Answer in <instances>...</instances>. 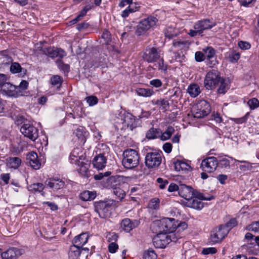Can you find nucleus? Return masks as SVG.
<instances>
[{
  "instance_id": "26",
  "label": "nucleus",
  "mask_w": 259,
  "mask_h": 259,
  "mask_svg": "<svg viewBox=\"0 0 259 259\" xmlns=\"http://www.w3.org/2000/svg\"><path fill=\"white\" fill-rule=\"evenodd\" d=\"M187 93L192 98H195L200 94L201 90L198 84H190L188 87Z\"/></svg>"
},
{
  "instance_id": "52",
  "label": "nucleus",
  "mask_w": 259,
  "mask_h": 259,
  "mask_svg": "<svg viewBox=\"0 0 259 259\" xmlns=\"http://www.w3.org/2000/svg\"><path fill=\"white\" fill-rule=\"evenodd\" d=\"M113 193L117 196L120 200H122L124 198L125 195V192L119 188H115L113 190Z\"/></svg>"
},
{
  "instance_id": "37",
  "label": "nucleus",
  "mask_w": 259,
  "mask_h": 259,
  "mask_svg": "<svg viewBox=\"0 0 259 259\" xmlns=\"http://www.w3.org/2000/svg\"><path fill=\"white\" fill-rule=\"evenodd\" d=\"M174 132L175 129L173 127L168 126L164 133H161L159 138L162 141H166L171 137Z\"/></svg>"
},
{
  "instance_id": "62",
  "label": "nucleus",
  "mask_w": 259,
  "mask_h": 259,
  "mask_svg": "<svg viewBox=\"0 0 259 259\" xmlns=\"http://www.w3.org/2000/svg\"><path fill=\"white\" fill-rule=\"evenodd\" d=\"M118 248V245L115 242H111L108 245V250L111 253H115Z\"/></svg>"
},
{
  "instance_id": "20",
  "label": "nucleus",
  "mask_w": 259,
  "mask_h": 259,
  "mask_svg": "<svg viewBox=\"0 0 259 259\" xmlns=\"http://www.w3.org/2000/svg\"><path fill=\"white\" fill-rule=\"evenodd\" d=\"M45 184L47 186L54 190L60 189L63 188L65 185L63 181L57 178L49 179L46 181Z\"/></svg>"
},
{
  "instance_id": "36",
  "label": "nucleus",
  "mask_w": 259,
  "mask_h": 259,
  "mask_svg": "<svg viewBox=\"0 0 259 259\" xmlns=\"http://www.w3.org/2000/svg\"><path fill=\"white\" fill-rule=\"evenodd\" d=\"M85 132L82 127L77 128L74 132V134L77 137L80 142L84 143L85 141Z\"/></svg>"
},
{
  "instance_id": "28",
  "label": "nucleus",
  "mask_w": 259,
  "mask_h": 259,
  "mask_svg": "<svg viewBox=\"0 0 259 259\" xmlns=\"http://www.w3.org/2000/svg\"><path fill=\"white\" fill-rule=\"evenodd\" d=\"M161 131L160 128H150L146 133V137L149 140L157 139L160 137Z\"/></svg>"
},
{
  "instance_id": "25",
  "label": "nucleus",
  "mask_w": 259,
  "mask_h": 259,
  "mask_svg": "<svg viewBox=\"0 0 259 259\" xmlns=\"http://www.w3.org/2000/svg\"><path fill=\"white\" fill-rule=\"evenodd\" d=\"M77 165V170L80 175L84 177H88L89 169L90 164L84 161H78L76 164Z\"/></svg>"
},
{
  "instance_id": "40",
  "label": "nucleus",
  "mask_w": 259,
  "mask_h": 259,
  "mask_svg": "<svg viewBox=\"0 0 259 259\" xmlns=\"http://www.w3.org/2000/svg\"><path fill=\"white\" fill-rule=\"evenodd\" d=\"M155 65L158 67L159 70L163 72L164 73L167 72V65L164 63V60L162 58H160Z\"/></svg>"
},
{
  "instance_id": "27",
  "label": "nucleus",
  "mask_w": 259,
  "mask_h": 259,
  "mask_svg": "<svg viewBox=\"0 0 259 259\" xmlns=\"http://www.w3.org/2000/svg\"><path fill=\"white\" fill-rule=\"evenodd\" d=\"M96 197V192L88 190L82 192L79 195L80 199L84 201H92L94 200Z\"/></svg>"
},
{
  "instance_id": "15",
  "label": "nucleus",
  "mask_w": 259,
  "mask_h": 259,
  "mask_svg": "<svg viewBox=\"0 0 259 259\" xmlns=\"http://www.w3.org/2000/svg\"><path fill=\"white\" fill-rule=\"evenodd\" d=\"M18 91L16 86L13 85L9 82H7L3 87L1 93L2 94L6 95L9 97H18L21 96L20 92H19Z\"/></svg>"
},
{
  "instance_id": "4",
  "label": "nucleus",
  "mask_w": 259,
  "mask_h": 259,
  "mask_svg": "<svg viewBox=\"0 0 259 259\" xmlns=\"http://www.w3.org/2000/svg\"><path fill=\"white\" fill-rule=\"evenodd\" d=\"M221 77L219 72L214 69L207 73L204 80V86L207 90H213L221 81Z\"/></svg>"
},
{
  "instance_id": "14",
  "label": "nucleus",
  "mask_w": 259,
  "mask_h": 259,
  "mask_svg": "<svg viewBox=\"0 0 259 259\" xmlns=\"http://www.w3.org/2000/svg\"><path fill=\"white\" fill-rule=\"evenodd\" d=\"M162 221L163 232L167 234L175 231L179 226V221L172 218H164Z\"/></svg>"
},
{
  "instance_id": "23",
  "label": "nucleus",
  "mask_w": 259,
  "mask_h": 259,
  "mask_svg": "<svg viewBox=\"0 0 259 259\" xmlns=\"http://www.w3.org/2000/svg\"><path fill=\"white\" fill-rule=\"evenodd\" d=\"M89 237V236L87 233H82L74 238L73 243L76 246L81 248L88 242Z\"/></svg>"
},
{
  "instance_id": "35",
  "label": "nucleus",
  "mask_w": 259,
  "mask_h": 259,
  "mask_svg": "<svg viewBox=\"0 0 259 259\" xmlns=\"http://www.w3.org/2000/svg\"><path fill=\"white\" fill-rule=\"evenodd\" d=\"M175 167L177 171H185L188 170L190 168V166L184 161L177 160L175 163Z\"/></svg>"
},
{
  "instance_id": "60",
  "label": "nucleus",
  "mask_w": 259,
  "mask_h": 259,
  "mask_svg": "<svg viewBox=\"0 0 259 259\" xmlns=\"http://www.w3.org/2000/svg\"><path fill=\"white\" fill-rule=\"evenodd\" d=\"M217 251V249L215 247H208L204 248L202 251V253L204 255L208 254H214Z\"/></svg>"
},
{
  "instance_id": "9",
  "label": "nucleus",
  "mask_w": 259,
  "mask_h": 259,
  "mask_svg": "<svg viewBox=\"0 0 259 259\" xmlns=\"http://www.w3.org/2000/svg\"><path fill=\"white\" fill-rule=\"evenodd\" d=\"M20 132L32 141H35L38 137V130L29 123L24 124L20 128Z\"/></svg>"
},
{
  "instance_id": "58",
  "label": "nucleus",
  "mask_w": 259,
  "mask_h": 259,
  "mask_svg": "<svg viewBox=\"0 0 259 259\" xmlns=\"http://www.w3.org/2000/svg\"><path fill=\"white\" fill-rule=\"evenodd\" d=\"M51 82L54 85L61 84V80L60 76L59 75H54L51 78Z\"/></svg>"
},
{
  "instance_id": "12",
  "label": "nucleus",
  "mask_w": 259,
  "mask_h": 259,
  "mask_svg": "<svg viewBox=\"0 0 259 259\" xmlns=\"http://www.w3.org/2000/svg\"><path fill=\"white\" fill-rule=\"evenodd\" d=\"M40 51L42 54L52 58L59 57L62 59L66 55V52L63 49L54 47L42 48Z\"/></svg>"
},
{
  "instance_id": "22",
  "label": "nucleus",
  "mask_w": 259,
  "mask_h": 259,
  "mask_svg": "<svg viewBox=\"0 0 259 259\" xmlns=\"http://www.w3.org/2000/svg\"><path fill=\"white\" fill-rule=\"evenodd\" d=\"M27 160L33 169H38L40 168L41 163L38 159V156L36 152L33 151L30 152L27 156Z\"/></svg>"
},
{
  "instance_id": "10",
  "label": "nucleus",
  "mask_w": 259,
  "mask_h": 259,
  "mask_svg": "<svg viewBox=\"0 0 259 259\" xmlns=\"http://www.w3.org/2000/svg\"><path fill=\"white\" fill-rule=\"evenodd\" d=\"M170 236L166 233L157 234L153 238V245L156 248H165L170 242Z\"/></svg>"
},
{
  "instance_id": "17",
  "label": "nucleus",
  "mask_w": 259,
  "mask_h": 259,
  "mask_svg": "<svg viewBox=\"0 0 259 259\" xmlns=\"http://www.w3.org/2000/svg\"><path fill=\"white\" fill-rule=\"evenodd\" d=\"M199 111L197 112L194 116L196 118H202L210 112V104L205 101H202L199 103Z\"/></svg>"
},
{
  "instance_id": "31",
  "label": "nucleus",
  "mask_w": 259,
  "mask_h": 259,
  "mask_svg": "<svg viewBox=\"0 0 259 259\" xmlns=\"http://www.w3.org/2000/svg\"><path fill=\"white\" fill-rule=\"evenodd\" d=\"M10 71L12 73H20L21 75H24L26 73V69L21 67L20 64L17 62H14L11 64Z\"/></svg>"
},
{
  "instance_id": "7",
  "label": "nucleus",
  "mask_w": 259,
  "mask_h": 259,
  "mask_svg": "<svg viewBox=\"0 0 259 259\" xmlns=\"http://www.w3.org/2000/svg\"><path fill=\"white\" fill-rule=\"evenodd\" d=\"M162 161L161 152H148L145 156V165L148 168L157 167Z\"/></svg>"
},
{
  "instance_id": "49",
  "label": "nucleus",
  "mask_w": 259,
  "mask_h": 259,
  "mask_svg": "<svg viewBox=\"0 0 259 259\" xmlns=\"http://www.w3.org/2000/svg\"><path fill=\"white\" fill-rule=\"evenodd\" d=\"M159 199L157 198L152 199L148 204L149 208L152 209H156L159 207Z\"/></svg>"
},
{
  "instance_id": "55",
  "label": "nucleus",
  "mask_w": 259,
  "mask_h": 259,
  "mask_svg": "<svg viewBox=\"0 0 259 259\" xmlns=\"http://www.w3.org/2000/svg\"><path fill=\"white\" fill-rule=\"evenodd\" d=\"M102 37L105 41L106 44H108L111 41V34L110 32L107 30H104L103 32Z\"/></svg>"
},
{
  "instance_id": "30",
  "label": "nucleus",
  "mask_w": 259,
  "mask_h": 259,
  "mask_svg": "<svg viewBox=\"0 0 259 259\" xmlns=\"http://www.w3.org/2000/svg\"><path fill=\"white\" fill-rule=\"evenodd\" d=\"M150 228L152 232L156 234L163 232L162 221L161 220H156L151 225Z\"/></svg>"
},
{
  "instance_id": "45",
  "label": "nucleus",
  "mask_w": 259,
  "mask_h": 259,
  "mask_svg": "<svg viewBox=\"0 0 259 259\" xmlns=\"http://www.w3.org/2000/svg\"><path fill=\"white\" fill-rule=\"evenodd\" d=\"M157 254L153 250L146 251L143 255L144 259H157Z\"/></svg>"
},
{
  "instance_id": "50",
  "label": "nucleus",
  "mask_w": 259,
  "mask_h": 259,
  "mask_svg": "<svg viewBox=\"0 0 259 259\" xmlns=\"http://www.w3.org/2000/svg\"><path fill=\"white\" fill-rule=\"evenodd\" d=\"M238 46L242 50H247L250 49L251 45L250 44L246 41H239L238 42Z\"/></svg>"
},
{
  "instance_id": "19",
  "label": "nucleus",
  "mask_w": 259,
  "mask_h": 259,
  "mask_svg": "<svg viewBox=\"0 0 259 259\" xmlns=\"http://www.w3.org/2000/svg\"><path fill=\"white\" fill-rule=\"evenodd\" d=\"M180 196L185 199L187 201L195 195L192 188L186 185H182L179 189Z\"/></svg>"
},
{
  "instance_id": "42",
  "label": "nucleus",
  "mask_w": 259,
  "mask_h": 259,
  "mask_svg": "<svg viewBox=\"0 0 259 259\" xmlns=\"http://www.w3.org/2000/svg\"><path fill=\"white\" fill-rule=\"evenodd\" d=\"M30 190L34 192H41L44 189V186L42 183H37L31 184L29 186Z\"/></svg>"
},
{
  "instance_id": "5",
  "label": "nucleus",
  "mask_w": 259,
  "mask_h": 259,
  "mask_svg": "<svg viewBox=\"0 0 259 259\" xmlns=\"http://www.w3.org/2000/svg\"><path fill=\"white\" fill-rule=\"evenodd\" d=\"M157 21L158 20L156 17L151 16L141 20L137 26L136 34L138 36L144 34L151 28H153Z\"/></svg>"
},
{
  "instance_id": "34",
  "label": "nucleus",
  "mask_w": 259,
  "mask_h": 259,
  "mask_svg": "<svg viewBox=\"0 0 259 259\" xmlns=\"http://www.w3.org/2000/svg\"><path fill=\"white\" fill-rule=\"evenodd\" d=\"M123 124L130 130H133L136 127L135 119L131 116H127L124 118Z\"/></svg>"
},
{
  "instance_id": "44",
  "label": "nucleus",
  "mask_w": 259,
  "mask_h": 259,
  "mask_svg": "<svg viewBox=\"0 0 259 259\" xmlns=\"http://www.w3.org/2000/svg\"><path fill=\"white\" fill-rule=\"evenodd\" d=\"M204 52V55L206 59L215 57V50L211 47H207L203 50Z\"/></svg>"
},
{
  "instance_id": "24",
  "label": "nucleus",
  "mask_w": 259,
  "mask_h": 259,
  "mask_svg": "<svg viewBox=\"0 0 259 259\" xmlns=\"http://www.w3.org/2000/svg\"><path fill=\"white\" fill-rule=\"evenodd\" d=\"M81 153L79 148H77L74 149L69 156L70 163L76 164L78 161H80V160L82 159V157H83L82 155H80Z\"/></svg>"
},
{
  "instance_id": "38",
  "label": "nucleus",
  "mask_w": 259,
  "mask_h": 259,
  "mask_svg": "<svg viewBox=\"0 0 259 259\" xmlns=\"http://www.w3.org/2000/svg\"><path fill=\"white\" fill-rule=\"evenodd\" d=\"M56 64L59 69L63 71L65 75H67L70 71V66L68 64L64 63L62 60H57L56 61Z\"/></svg>"
},
{
  "instance_id": "16",
  "label": "nucleus",
  "mask_w": 259,
  "mask_h": 259,
  "mask_svg": "<svg viewBox=\"0 0 259 259\" xmlns=\"http://www.w3.org/2000/svg\"><path fill=\"white\" fill-rule=\"evenodd\" d=\"M22 254V250L12 247L1 253L2 259H18Z\"/></svg>"
},
{
  "instance_id": "48",
  "label": "nucleus",
  "mask_w": 259,
  "mask_h": 259,
  "mask_svg": "<svg viewBox=\"0 0 259 259\" xmlns=\"http://www.w3.org/2000/svg\"><path fill=\"white\" fill-rule=\"evenodd\" d=\"M28 82L26 80H22L19 85L16 86L17 90L21 93V96L23 95V91L27 89Z\"/></svg>"
},
{
  "instance_id": "8",
  "label": "nucleus",
  "mask_w": 259,
  "mask_h": 259,
  "mask_svg": "<svg viewBox=\"0 0 259 259\" xmlns=\"http://www.w3.org/2000/svg\"><path fill=\"white\" fill-rule=\"evenodd\" d=\"M142 58L143 60L148 63H154L157 62L160 58V51L155 48H147L143 52Z\"/></svg>"
},
{
  "instance_id": "59",
  "label": "nucleus",
  "mask_w": 259,
  "mask_h": 259,
  "mask_svg": "<svg viewBox=\"0 0 259 259\" xmlns=\"http://www.w3.org/2000/svg\"><path fill=\"white\" fill-rule=\"evenodd\" d=\"M172 44L175 47L183 48L185 47L187 44V42L181 40H174L173 41Z\"/></svg>"
},
{
  "instance_id": "39",
  "label": "nucleus",
  "mask_w": 259,
  "mask_h": 259,
  "mask_svg": "<svg viewBox=\"0 0 259 259\" xmlns=\"http://www.w3.org/2000/svg\"><path fill=\"white\" fill-rule=\"evenodd\" d=\"M235 161L238 162L243 163V164L239 165V169L242 171H245L250 170L251 169L252 167V163L248 161L244 160H238L236 159H235Z\"/></svg>"
},
{
  "instance_id": "33",
  "label": "nucleus",
  "mask_w": 259,
  "mask_h": 259,
  "mask_svg": "<svg viewBox=\"0 0 259 259\" xmlns=\"http://www.w3.org/2000/svg\"><path fill=\"white\" fill-rule=\"evenodd\" d=\"M136 93L138 96L144 97H149L154 94L152 90L144 88H138L136 90Z\"/></svg>"
},
{
  "instance_id": "63",
  "label": "nucleus",
  "mask_w": 259,
  "mask_h": 259,
  "mask_svg": "<svg viewBox=\"0 0 259 259\" xmlns=\"http://www.w3.org/2000/svg\"><path fill=\"white\" fill-rule=\"evenodd\" d=\"M195 60L197 62H201L205 60L204 54L200 51L196 52L195 54Z\"/></svg>"
},
{
  "instance_id": "18",
  "label": "nucleus",
  "mask_w": 259,
  "mask_h": 259,
  "mask_svg": "<svg viewBox=\"0 0 259 259\" xmlns=\"http://www.w3.org/2000/svg\"><path fill=\"white\" fill-rule=\"evenodd\" d=\"M92 163L94 167L97 169H103L106 166L107 158L103 154H99L94 158Z\"/></svg>"
},
{
  "instance_id": "51",
  "label": "nucleus",
  "mask_w": 259,
  "mask_h": 259,
  "mask_svg": "<svg viewBox=\"0 0 259 259\" xmlns=\"http://www.w3.org/2000/svg\"><path fill=\"white\" fill-rule=\"evenodd\" d=\"M237 225V221L235 219H231L225 225H223L224 227H226L228 229V232L233 227Z\"/></svg>"
},
{
  "instance_id": "29",
  "label": "nucleus",
  "mask_w": 259,
  "mask_h": 259,
  "mask_svg": "<svg viewBox=\"0 0 259 259\" xmlns=\"http://www.w3.org/2000/svg\"><path fill=\"white\" fill-rule=\"evenodd\" d=\"M80 248L73 244L69 248L68 257L70 259H77L80 255Z\"/></svg>"
},
{
  "instance_id": "57",
  "label": "nucleus",
  "mask_w": 259,
  "mask_h": 259,
  "mask_svg": "<svg viewBox=\"0 0 259 259\" xmlns=\"http://www.w3.org/2000/svg\"><path fill=\"white\" fill-rule=\"evenodd\" d=\"M92 5H88L85 6L83 9L79 12V14L77 16L78 18L81 19L84 16L87 12L92 8Z\"/></svg>"
},
{
  "instance_id": "46",
  "label": "nucleus",
  "mask_w": 259,
  "mask_h": 259,
  "mask_svg": "<svg viewBox=\"0 0 259 259\" xmlns=\"http://www.w3.org/2000/svg\"><path fill=\"white\" fill-rule=\"evenodd\" d=\"M228 57L230 62H236L239 59L240 54L239 53L233 51L229 53Z\"/></svg>"
},
{
  "instance_id": "2",
  "label": "nucleus",
  "mask_w": 259,
  "mask_h": 259,
  "mask_svg": "<svg viewBox=\"0 0 259 259\" xmlns=\"http://www.w3.org/2000/svg\"><path fill=\"white\" fill-rule=\"evenodd\" d=\"M215 25V23L210 19H205L197 22L193 26V29H190L188 34L191 37L203 35V31L210 29Z\"/></svg>"
},
{
  "instance_id": "13",
  "label": "nucleus",
  "mask_w": 259,
  "mask_h": 259,
  "mask_svg": "<svg viewBox=\"0 0 259 259\" xmlns=\"http://www.w3.org/2000/svg\"><path fill=\"white\" fill-rule=\"evenodd\" d=\"M211 199V198H205L203 196L202 194H200L198 196H194L190 200H188L186 203L188 207L200 210L203 207V203L201 200H210Z\"/></svg>"
},
{
  "instance_id": "54",
  "label": "nucleus",
  "mask_w": 259,
  "mask_h": 259,
  "mask_svg": "<svg viewBox=\"0 0 259 259\" xmlns=\"http://www.w3.org/2000/svg\"><path fill=\"white\" fill-rule=\"evenodd\" d=\"M106 238L109 242H115L117 240L118 236L114 232H110L107 234Z\"/></svg>"
},
{
  "instance_id": "3",
  "label": "nucleus",
  "mask_w": 259,
  "mask_h": 259,
  "mask_svg": "<svg viewBox=\"0 0 259 259\" xmlns=\"http://www.w3.org/2000/svg\"><path fill=\"white\" fill-rule=\"evenodd\" d=\"M114 204L113 200L96 201L94 203L95 210L100 218H105L111 214Z\"/></svg>"
},
{
  "instance_id": "1",
  "label": "nucleus",
  "mask_w": 259,
  "mask_h": 259,
  "mask_svg": "<svg viewBox=\"0 0 259 259\" xmlns=\"http://www.w3.org/2000/svg\"><path fill=\"white\" fill-rule=\"evenodd\" d=\"M122 164L126 168L132 169L139 164L140 155L135 150L130 149L123 153Z\"/></svg>"
},
{
  "instance_id": "47",
  "label": "nucleus",
  "mask_w": 259,
  "mask_h": 259,
  "mask_svg": "<svg viewBox=\"0 0 259 259\" xmlns=\"http://www.w3.org/2000/svg\"><path fill=\"white\" fill-rule=\"evenodd\" d=\"M247 104L251 110H254L259 107V101L255 98L250 99Z\"/></svg>"
},
{
  "instance_id": "56",
  "label": "nucleus",
  "mask_w": 259,
  "mask_h": 259,
  "mask_svg": "<svg viewBox=\"0 0 259 259\" xmlns=\"http://www.w3.org/2000/svg\"><path fill=\"white\" fill-rule=\"evenodd\" d=\"M249 113H247L245 116L240 118H233L231 119L237 124H241L245 122L247 119V116Z\"/></svg>"
},
{
  "instance_id": "64",
  "label": "nucleus",
  "mask_w": 259,
  "mask_h": 259,
  "mask_svg": "<svg viewBox=\"0 0 259 259\" xmlns=\"http://www.w3.org/2000/svg\"><path fill=\"white\" fill-rule=\"evenodd\" d=\"M174 30L172 28L169 27L165 32V36L169 39L176 36L177 35V33L172 32Z\"/></svg>"
},
{
  "instance_id": "21",
  "label": "nucleus",
  "mask_w": 259,
  "mask_h": 259,
  "mask_svg": "<svg viewBox=\"0 0 259 259\" xmlns=\"http://www.w3.org/2000/svg\"><path fill=\"white\" fill-rule=\"evenodd\" d=\"M139 225V222L136 220H131L126 218L123 219L121 223V227L126 232H129L131 230L136 228Z\"/></svg>"
},
{
  "instance_id": "53",
  "label": "nucleus",
  "mask_w": 259,
  "mask_h": 259,
  "mask_svg": "<svg viewBox=\"0 0 259 259\" xmlns=\"http://www.w3.org/2000/svg\"><path fill=\"white\" fill-rule=\"evenodd\" d=\"M86 100L87 103L90 106H93L96 105L98 102V98L94 96H89L86 98Z\"/></svg>"
},
{
  "instance_id": "61",
  "label": "nucleus",
  "mask_w": 259,
  "mask_h": 259,
  "mask_svg": "<svg viewBox=\"0 0 259 259\" xmlns=\"http://www.w3.org/2000/svg\"><path fill=\"white\" fill-rule=\"evenodd\" d=\"M156 182L159 184V187L161 189H163L165 187V186L168 184V181L167 180H164L162 178H158Z\"/></svg>"
},
{
  "instance_id": "41",
  "label": "nucleus",
  "mask_w": 259,
  "mask_h": 259,
  "mask_svg": "<svg viewBox=\"0 0 259 259\" xmlns=\"http://www.w3.org/2000/svg\"><path fill=\"white\" fill-rule=\"evenodd\" d=\"M219 83L220 84L218 89V92L219 94H224L229 89L228 85L223 78H221V81Z\"/></svg>"
},
{
  "instance_id": "43",
  "label": "nucleus",
  "mask_w": 259,
  "mask_h": 259,
  "mask_svg": "<svg viewBox=\"0 0 259 259\" xmlns=\"http://www.w3.org/2000/svg\"><path fill=\"white\" fill-rule=\"evenodd\" d=\"M154 104L159 106L160 108L165 110L168 109L169 106L168 101L164 99H160L157 100Z\"/></svg>"
},
{
  "instance_id": "6",
  "label": "nucleus",
  "mask_w": 259,
  "mask_h": 259,
  "mask_svg": "<svg viewBox=\"0 0 259 259\" xmlns=\"http://www.w3.org/2000/svg\"><path fill=\"white\" fill-rule=\"evenodd\" d=\"M228 229L223 225L214 228L210 234L209 241L211 244L219 243L227 236Z\"/></svg>"
},
{
  "instance_id": "11",
  "label": "nucleus",
  "mask_w": 259,
  "mask_h": 259,
  "mask_svg": "<svg viewBox=\"0 0 259 259\" xmlns=\"http://www.w3.org/2000/svg\"><path fill=\"white\" fill-rule=\"evenodd\" d=\"M218 164V161L215 157H208L203 159L201 163V168L204 171L212 172L214 171Z\"/></svg>"
},
{
  "instance_id": "32",
  "label": "nucleus",
  "mask_w": 259,
  "mask_h": 259,
  "mask_svg": "<svg viewBox=\"0 0 259 259\" xmlns=\"http://www.w3.org/2000/svg\"><path fill=\"white\" fill-rule=\"evenodd\" d=\"M7 161L9 166L14 169L18 168L21 163V159L17 157H10Z\"/></svg>"
}]
</instances>
